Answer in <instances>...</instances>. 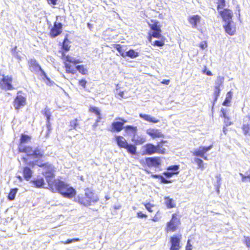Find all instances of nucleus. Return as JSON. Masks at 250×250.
Masks as SVG:
<instances>
[{"label":"nucleus","mask_w":250,"mask_h":250,"mask_svg":"<svg viewBox=\"0 0 250 250\" xmlns=\"http://www.w3.org/2000/svg\"><path fill=\"white\" fill-rule=\"evenodd\" d=\"M23 161L28 165L31 167L37 166L45 169V171L42 173L44 176L48 184V188L52 192H58L62 196L68 199L74 197L76 195V190L69 184L64 181L58 179H54V168L49 163H43L42 161L38 160L35 161H31L28 163V159L26 157H22Z\"/></svg>","instance_id":"obj_1"},{"label":"nucleus","mask_w":250,"mask_h":250,"mask_svg":"<svg viewBox=\"0 0 250 250\" xmlns=\"http://www.w3.org/2000/svg\"><path fill=\"white\" fill-rule=\"evenodd\" d=\"M32 137L25 134H21L19 140L18 151L19 153H25L28 158H34L37 159L42 158L44 156L43 150L36 147L34 149L30 146H23L24 144L30 142Z\"/></svg>","instance_id":"obj_2"},{"label":"nucleus","mask_w":250,"mask_h":250,"mask_svg":"<svg viewBox=\"0 0 250 250\" xmlns=\"http://www.w3.org/2000/svg\"><path fill=\"white\" fill-rule=\"evenodd\" d=\"M99 198L95 192L89 188L84 189L83 194H79L75 198V201L81 206L89 207L96 204Z\"/></svg>","instance_id":"obj_3"},{"label":"nucleus","mask_w":250,"mask_h":250,"mask_svg":"<svg viewBox=\"0 0 250 250\" xmlns=\"http://www.w3.org/2000/svg\"><path fill=\"white\" fill-rule=\"evenodd\" d=\"M66 73L75 74L77 72L76 64L82 62L79 59H75L68 55L64 54L62 52V57Z\"/></svg>","instance_id":"obj_4"},{"label":"nucleus","mask_w":250,"mask_h":250,"mask_svg":"<svg viewBox=\"0 0 250 250\" xmlns=\"http://www.w3.org/2000/svg\"><path fill=\"white\" fill-rule=\"evenodd\" d=\"M114 139L119 147L125 149L128 153L132 155L136 154V146L133 144H128L126 140L123 136L116 135Z\"/></svg>","instance_id":"obj_5"},{"label":"nucleus","mask_w":250,"mask_h":250,"mask_svg":"<svg viewBox=\"0 0 250 250\" xmlns=\"http://www.w3.org/2000/svg\"><path fill=\"white\" fill-rule=\"evenodd\" d=\"M150 21L152 23H148V26L152 32H149L148 34L147 38L149 42L151 41L152 38H160L162 37L161 25L160 24L159 21L155 20H151Z\"/></svg>","instance_id":"obj_6"},{"label":"nucleus","mask_w":250,"mask_h":250,"mask_svg":"<svg viewBox=\"0 0 250 250\" xmlns=\"http://www.w3.org/2000/svg\"><path fill=\"white\" fill-rule=\"evenodd\" d=\"M181 224L179 215L178 213H173L170 220L166 224L165 231L167 232H174L178 229Z\"/></svg>","instance_id":"obj_7"},{"label":"nucleus","mask_w":250,"mask_h":250,"mask_svg":"<svg viewBox=\"0 0 250 250\" xmlns=\"http://www.w3.org/2000/svg\"><path fill=\"white\" fill-rule=\"evenodd\" d=\"M140 162L144 167L160 168L162 165V159L160 157H147L145 160H141Z\"/></svg>","instance_id":"obj_8"},{"label":"nucleus","mask_w":250,"mask_h":250,"mask_svg":"<svg viewBox=\"0 0 250 250\" xmlns=\"http://www.w3.org/2000/svg\"><path fill=\"white\" fill-rule=\"evenodd\" d=\"M13 80L11 75H2V78L0 79V89L5 91L14 89Z\"/></svg>","instance_id":"obj_9"},{"label":"nucleus","mask_w":250,"mask_h":250,"mask_svg":"<svg viewBox=\"0 0 250 250\" xmlns=\"http://www.w3.org/2000/svg\"><path fill=\"white\" fill-rule=\"evenodd\" d=\"M27 104L25 94L22 91H18L15 98L13 104L16 110H19L24 107Z\"/></svg>","instance_id":"obj_10"},{"label":"nucleus","mask_w":250,"mask_h":250,"mask_svg":"<svg viewBox=\"0 0 250 250\" xmlns=\"http://www.w3.org/2000/svg\"><path fill=\"white\" fill-rule=\"evenodd\" d=\"M116 121L113 122L108 130L111 133H118L124 129V125L126 121L122 118L117 117Z\"/></svg>","instance_id":"obj_11"},{"label":"nucleus","mask_w":250,"mask_h":250,"mask_svg":"<svg viewBox=\"0 0 250 250\" xmlns=\"http://www.w3.org/2000/svg\"><path fill=\"white\" fill-rule=\"evenodd\" d=\"M181 239V234H174L170 236L169 238V250H180L182 248Z\"/></svg>","instance_id":"obj_12"},{"label":"nucleus","mask_w":250,"mask_h":250,"mask_svg":"<svg viewBox=\"0 0 250 250\" xmlns=\"http://www.w3.org/2000/svg\"><path fill=\"white\" fill-rule=\"evenodd\" d=\"M241 129L243 135L250 139V115H247L243 119Z\"/></svg>","instance_id":"obj_13"},{"label":"nucleus","mask_w":250,"mask_h":250,"mask_svg":"<svg viewBox=\"0 0 250 250\" xmlns=\"http://www.w3.org/2000/svg\"><path fill=\"white\" fill-rule=\"evenodd\" d=\"M62 24L61 22L55 21L53 26L50 29L49 36L51 38H54L60 35L62 32Z\"/></svg>","instance_id":"obj_14"},{"label":"nucleus","mask_w":250,"mask_h":250,"mask_svg":"<svg viewBox=\"0 0 250 250\" xmlns=\"http://www.w3.org/2000/svg\"><path fill=\"white\" fill-rule=\"evenodd\" d=\"M213 147V145H210L208 146H201L198 149H195L192 152V155L195 157H200L205 160H208V157L205 156V153Z\"/></svg>","instance_id":"obj_15"},{"label":"nucleus","mask_w":250,"mask_h":250,"mask_svg":"<svg viewBox=\"0 0 250 250\" xmlns=\"http://www.w3.org/2000/svg\"><path fill=\"white\" fill-rule=\"evenodd\" d=\"M180 166L179 165H172L168 167L167 171L163 173V175L166 178H171L175 175L179 173Z\"/></svg>","instance_id":"obj_16"},{"label":"nucleus","mask_w":250,"mask_h":250,"mask_svg":"<svg viewBox=\"0 0 250 250\" xmlns=\"http://www.w3.org/2000/svg\"><path fill=\"white\" fill-rule=\"evenodd\" d=\"M29 70L32 72H38L41 69V66L35 59H30L27 62Z\"/></svg>","instance_id":"obj_17"},{"label":"nucleus","mask_w":250,"mask_h":250,"mask_svg":"<svg viewBox=\"0 0 250 250\" xmlns=\"http://www.w3.org/2000/svg\"><path fill=\"white\" fill-rule=\"evenodd\" d=\"M219 13L224 21L226 22L231 21L233 13L230 9H224L223 10L219 11Z\"/></svg>","instance_id":"obj_18"},{"label":"nucleus","mask_w":250,"mask_h":250,"mask_svg":"<svg viewBox=\"0 0 250 250\" xmlns=\"http://www.w3.org/2000/svg\"><path fill=\"white\" fill-rule=\"evenodd\" d=\"M143 155H152L156 153L155 146L151 143H147L144 146Z\"/></svg>","instance_id":"obj_19"},{"label":"nucleus","mask_w":250,"mask_h":250,"mask_svg":"<svg viewBox=\"0 0 250 250\" xmlns=\"http://www.w3.org/2000/svg\"><path fill=\"white\" fill-rule=\"evenodd\" d=\"M225 32L230 36H233L236 32V27L234 23L232 21L226 22L224 25Z\"/></svg>","instance_id":"obj_20"},{"label":"nucleus","mask_w":250,"mask_h":250,"mask_svg":"<svg viewBox=\"0 0 250 250\" xmlns=\"http://www.w3.org/2000/svg\"><path fill=\"white\" fill-rule=\"evenodd\" d=\"M146 133L153 139L164 138V135L159 130L154 128H149L146 130Z\"/></svg>","instance_id":"obj_21"},{"label":"nucleus","mask_w":250,"mask_h":250,"mask_svg":"<svg viewBox=\"0 0 250 250\" xmlns=\"http://www.w3.org/2000/svg\"><path fill=\"white\" fill-rule=\"evenodd\" d=\"M201 17L198 15H194L188 18V21L192 28H197L198 24L201 21Z\"/></svg>","instance_id":"obj_22"},{"label":"nucleus","mask_w":250,"mask_h":250,"mask_svg":"<svg viewBox=\"0 0 250 250\" xmlns=\"http://www.w3.org/2000/svg\"><path fill=\"white\" fill-rule=\"evenodd\" d=\"M70 41L68 39V35H66L64 38L62 44V50L60 51L62 55V52L64 54L65 53L69 51L70 48Z\"/></svg>","instance_id":"obj_23"},{"label":"nucleus","mask_w":250,"mask_h":250,"mask_svg":"<svg viewBox=\"0 0 250 250\" xmlns=\"http://www.w3.org/2000/svg\"><path fill=\"white\" fill-rule=\"evenodd\" d=\"M124 130L126 135L133 137L136 136L138 129L137 126L128 125L125 126Z\"/></svg>","instance_id":"obj_24"},{"label":"nucleus","mask_w":250,"mask_h":250,"mask_svg":"<svg viewBox=\"0 0 250 250\" xmlns=\"http://www.w3.org/2000/svg\"><path fill=\"white\" fill-rule=\"evenodd\" d=\"M220 117L223 118L224 120V122L225 123L226 126L230 125L232 123L230 121V118L227 115L226 110L224 108H222L220 111Z\"/></svg>","instance_id":"obj_25"},{"label":"nucleus","mask_w":250,"mask_h":250,"mask_svg":"<svg viewBox=\"0 0 250 250\" xmlns=\"http://www.w3.org/2000/svg\"><path fill=\"white\" fill-rule=\"evenodd\" d=\"M134 145H141L146 141V137L143 136H133L131 139Z\"/></svg>","instance_id":"obj_26"},{"label":"nucleus","mask_w":250,"mask_h":250,"mask_svg":"<svg viewBox=\"0 0 250 250\" xmlns=\"http://www.w3.org/2000/svg\"><path fill=\"white\" fill-rule=\"evenodd\" d=\"M165 204L167 208H172L176 207V203L172 198L169 196L164 197Z\"/></svg>","instance_id":"obj_27"},{"label":"nucleus","mask_w":250,"mask_h":250,"mask_svg":"<svg viewBox=\"0 0 250 250\" xmlns=\"http://www.w3.org/2000/svg\"><path fill=\"white\" fill-rule=\"evenodd\" d=\"M34 187L37 188H43L45 185L44 179L42 177L37 178L31 181Z\"/></svg>","instance_id":"obj_28"},{"label":"nucleus","mask_w":250,"mask_h":250,"mask_svg":"<svg viewBox=\"0 0 250 250\" xmlns=\"http://www.w3.org/2000/svg\"><path fill=\"white\" fill-rule=\"evenodd\" d=\"M139 117L144 120L152 123H157L159 122L158 119L151 117L150 115L147 114L141 113L139 114Z\"/></svg>","instance_id":"obj_29"},{"label":"nucleus","mask_w":250,"mask_h":250,"mask_svg":"<svg viewBox=\"0 0 250 250\" xmlns=\"http://www.w3.org/2000/svg\"><path fill=\"white\" fill-rule=\"evenodd\" d=\"M167 143V141L162 140L155 146L156 153L164 154L166 153V149L163 147V144Z\"/></svg>","instance_id":"obj_30"},{"label":"nucleus","mask_w":250,"mask_h":250,"mask_svg":"<svg viewBox=\"0 0 250 250\" xmlns=\"http://www.w3.org/2000/svg\"><path fill=\"white\" fill-rule=\"evenodd\" d=\"M123 54V58L128 57L131 59H134L139 56V53L132 49H129L128 51L125 52V54Z\"/></svg>","instance_id":"obj_31"},{"label":"nucleus","mask_w":250,"mask_h":250,"mask_svg":"<svg viewBox=\"0 0 250 250\" xmlns=\"http://www.w3.org/2000/svg\"><path fill=\"white\" fill-rule=\"evenodd\" d=\"M23 175L24 179L28 181L32 176V171L29 167H25L23 169Z\"/></svg>","instance_id":"obj_32"},{"label":"nucleus","mask_w":250,"mask_h":250,"mask_svg":"<svg viewBox=\"0 0 250 250\" xmlns=\"http://www.w3.org/2000/svg\"><path fill=\"white\" fill-rule=\"evenodd\" d=\"M88 111L91 113L95 114L99 120L101 119L100 110L97 107L91 106L88 108Z\"/></svg>","instance_id":"obj_33"},{"label":"nucleus","mask_w":250,"mask_h":250,"mask_svg":"<svg viewBox=\"0 0 250 250\" xmlns=\"http://www.w3.org/2000/svg\"><path fill=\"white\" fill-rule=\"evenodd\" d=\"M77 71L78 70L82 75H86L88 74V70L86 67L83 64L76 65Z\"/></svg>","instance_id":"obj_34"},{"label":"nucleus","mask_w":250,"mask_h":250,"mask_svg":"<svg viewBox=\"0 0 250 250\" xmlns=\"http://www.w3.org/2000/svg\"><path fill=\"white\" fill-rule=\"evenodd\" d=\"M240 175L242 182H250V167L246 171L245 174L240 173Z\"/></svg>","instance_id":"obj_35"},{"label":"nucleus","mask_w":250,"mask_h":250,"mask_svg":"<svg viewBox=\"0 0 250 250\" xmlns=\"http://www.w3.org/2000/svg\"><path fill=\"white\" fill-rule=\"evenodd\" d=\"M232 93L231 91H229L227 92L226 99L225 101L223 102L222 104L224 106H229V103L231 102L232 99Z\"/></svg>","instance_id":"obj_36"},{"label":"nucleus","mask_w":250,"mask_h":250,"mask_svg":"<svg viewBox=\"0 0 250 250\" xmlns=\"http://www.w3.org/2000/svg\"><path fill=\"white\" fill-rule=\"evenodd\" d=\"M152 177L156 179H158L160 180V182L162 184H169L171 182L170 180H167L165 179L162 175H156L153 174L151 175Z\"/></svg>","instance_id":"obj_37"},{"label":"nucleus","mask_w":250,"mask_h":250,"mask_svg":"<svg viewBox=\"0 0 250 250\" xmlns=\"http://www.w3.org/2000/svg\"><path fill=\"white\" fill-rule=\"evenodd\" d=\"M18 188H14L11 189L9 193H8V199L10 201L13 200L16 196V195L18 192Z\"/></svg>","instance_id":"obj_38"},{"label":"nucleus","mask_w":250,"mask_h":250,"mask_svg":"<svg viewBox=\"0 0 250 250\" xmlns=\"http://www.w3.org/2000/svg\"><path fill=\"white\" fill-rule=\"evenodd\" d=\"M42 113L44 116L46 117V121H50L51 116V112L50 109L46 107L42 111Z\"/></svg>","instance_id":"obj_39"},{"label":"nucleus","mask_w":250,"mask_h":250,"mask_svg":"<svg viewBox=\"0 0 250 250\" xmlns=\"http://www.w3.org/2000/svg\"><path fill=\"white\" fill-rule=\"evenodd\" d=\"M78 125V120L77 119H75L71 121L69 123V130H76Z\"/></svg>","instance_id":"obj_40"},{"label":"nucleus","mask_w":250,"mask_h":250,"mask_svg":"<svg viewBox=\"0 0 250 250\" xmlns=\"http://www.w3.org/2000/svg\"><path fill=\"white\" fill-rule=\"evenodd\" d=\"M194 162L198 166V168L203 170L205 168L204 163L202 160L198 158H195L194 159Z\"/></svg>","instance_id":"obj_41"},{"label":"nucleus","mask_w":250,"mask_h":250,"mask_svg":"<svg viewBox=\"0 0 250 250\" xmlns=\"http://www.w3.org/2000/svg\"><path fill=\"white\" fill-rule=\"evenodd\" d=\"M113 47L118 51L120 55L123 57V54H125V50L123 49V46L120 44H114Z\"/></svg>","instance_id":"obj_42"},{"label":"nucleus","mask_w":250,"mask_h":250,"mask_svg":"<svg viewBox=\"0 0 250 250\" xmlns=\"http://www.w3.org/2000/svg\"><path fill=\"white\" fill-rule=\"evenodd\" d=\"M224 82V77L223 76H219L217 78L216 81V85L215 86H218L220 88L221 86H223Z\"/></svg>","instance_id":"obj_43"},{"label":"nucleus","mask_w":250,"mask_h":250,"mask_svg":"<svg viewBox=\"0 0 250 250\" xmlns=\"http://www.w3.org/2000/svg\"><path fill=\"white\" fill-rule=\"evenodd\" d=\"M165 44V38L162 37V39L159 41H155L152 43L153 46H156L158 47L163 46Z\"/></svg>","instance_id":"obj_44"},{"label":"nucleus","mask_w":250,"mask_h":250,"mask_svg":"<svg viewBox=\"0 0 250 250\" xmlns=\"http://www.w3.org/2000/svg\"><path fill=\"white\" fill-rule=\"evenodd\" d=\"M143 204L148 212L152 213L153 211L152 208L155 206L154 204H152L150 203H145Z\"/></svg>","instance_id":"obj_45"},{"label":"nucleus","mask_w":250,"mask_h":250,"mask_svg":"<svg viewBox=\"0 0 250 250\" xmlns=\"http://www.w3.org/2000/svg\"><path fill=\"white\" fill-rule=\"evenodd\" d=\"M221 91V88L218 87V86H214V101H216L218 98L219 97L220 95Z\"/></svg>","instance_id":"obj_46"},{"label":"nucleus","mask_w":250,"mask_h":250,"mask_svg":"<svg viewBox=\"0 0 250 250\" xmlns=\"http://www.w3.org/2000/svg\"><path fill=\"white\" fill-rule=\"evenodd\" d=\"M225 6V0H218L217 2V9L219 10L220 9H223Z\"/></svg>","instance_id":"obj_47"},{"label":"nucleus","mask_w":250,"mask_h":250,"mask_svg":"<svg viewBox=\"0 0 250 250\" xmlns=\"http://www.w3.org/2000/svg\"><path fill=\"white\" fill-rule=\"evenodd\" d=\"M80 240H81L80 239H79V238H73V239H67L65 241L61 242V243L65 245V244H69V243H71L72 242L80 241Z\"/></svg>","instance_id":"obj_48"},{"label":"nucleus","mask_w":250,"mask_h":250,"mask_svg":"<svg viewBox=\"0 0 250 250\" xmlns=\"http://www.w3.org/2000/svg\"><path fill=\"white\" fill-rule=\"evenodd\" d=\"M79 84L83 87V88L86 87V85L87 83V81L84 79H81L78 82Z\"/></svg>","instance_id":"obj_49"},{"label":"nucleus","mask_w":250,"mask_h":250,"mask_svg":"<svg viewBox=\"0 0 250 250\" xmlns=\"http://www.w3.org/2000/svg\"><path fill=\"white\" fill-rule=\"evenodd\" d=\"M244 243L247 247L250 248V237L249 236H244Z\"/></svg>","instance_id":"obj_50"},{"label":"nucleus","mask_w":250,"mask_h":250,"mask_svg":"<svg viewBox=\"0 0 250 250\" xmlns=\"http://www.w3.org/2000/svg\"><path fill=\"white\" fill-rule=\"evenodd\" d=\"M136 216L138 218H146L147 215L146 214L143 213L142 211H139L136 214Z\"/></svg>","instance_id":"obj_51"},{"label":"nucleus","mask_w":250,"mask_h":250,"mask_svg":"<svg viewBox=\"0 0 250 250\" xmlns=\"http://www.w3.org/2000/svg\"><path fill=\"white\" fill-rule=\"evenodd\" d=\"M39 71L41 72V75L43 76V79H46L47 81H50L49 78L48 77L42 68L41 70H39Z\"/></svg>","instance_id":"obj_52"},{"label":"nucleus","mask_w":250,"mask_h":250,"mask_svg":"<svg viewBox=\"0 0 250 250\" xmlns=\"http://www.w3.org/2000/svg\"><path fill=\"white\" fill-rule=\"evenodd\" d=\"M192 246L190 243V240H188L185 248V250H192Z\"/></svg>","instance_id":"obj_53"},{"label":"nucleus","mask_w":250,"mask_h":250,"mask_svg":"<svg viewBox=\"0 0 250 250\" xmlns=\"http://www.w3.org/2000/svg\"><path fill=\"white\" fill-rule=\"evenodd\" d=\"M199 47L203 50L208 47V44L206 41L203 42L199 44Z\"/></svg>","instance_id":"obj_54"},{"label":"nucleus","mask_w":250,"mask_h":250,"mask_svg":"<svg viewBox=\"0 0 250 250\" xmlns=\"http://www.w3.org/2000/svg\"><path fill=\"white\" fill-rule=\"evenodd\" d=\"M216 178L217 179V185H218V188H219V187L221 185V177L220 174H218L216 176Z\"/></svg>","instance_id":"obj_55"},{"label":"nucleus","mask_w":250,"mask_h":250,"mask_svg":"<svg viewBox=\"0 0 250 250\" xmlns=\"http://www.w3.org/2000/svg\"><path fill=\"white\" fill-rule=\"evenodd\" d=\"M49 4L55 5L57 3L58 0H46Z\"/></svg>","instance_id":"obj_56"},{"label":"nucleus","mask_w":250,"mask_h":250,"mask_svg":"<svg viewBox=\"0 0 250 250\" xmlns=\"http://www.w3.org/2000/svg\"><path fill=\"white\" fill-rule=\"evenodd\" d=\"M153 222H157L159 220V217L157 216V214H155L153 217L151 219Z\"/></svg>","instance_id":"obj_57"},{"label":"nucleus","mask_w":250,"mask_h":250,"mask_svg":"<svg viewBox=\"0 0 250 250\" xmlns=\"http://www.w3.org/2000/svg\"><path fill=\"white\" fill-rule=\"evenodd\" d=\"M169 80L164 79L161 82V83L165 84H168L169 83Z\"/></svg>","instance_id":"obj_58"},{"label":"nucleus","mask_w":250,"mask_h":250,"mask_svg":"<svg viewBox=\"0 0 250 250\" xmlns=\"http://www.w3.org/2000/svg\"><path fill=\"white\" fill-rule=\"evenodd\" d=\"M46 126L48 128V131L49 132L51 130V124L50 123V121H46Z\"/></svg>","instance_id":"obj_59"},{"label":"nucleus","mask_w":250,"mask_h":250,"mask_svg":"<svg viewBox=\"0 0 250 250\" xmlns=\"http://www.w3.org/2000/svg\"><path fill=\"white\" fill-rule=\"evenodd\" d=\"M206 74L209 76L212 75V73L210 70H208V72H206Z\"/></svg>","instance_id":"obj_60"},{"label":"nucleus","mask_w":250,"mask_h":250,"mask_svg":"<svg viewBox=\"0 0 250 250\" xmlns=\"http://www.w3.org/2000/svg\"><path fill=\"white\" fill-rule=\"evenodd\" d=\"M124 93L123 91H120L119 93H118V95L121 97H122L123 98L124 97Z\"/></svg>","instance_id":"obj_61"},{"label":"nucleus","mask_w":250,"mask_h":250,"mask_svg":"<svg viewBox=\"0 0 250 250\" xmlns=\"http://www.w3.org/2000/svg\"><path fill=\"white\" fill-rule=\"evenodd\" d=\"M208 70H207V66H204V69H203V71H202V72H203V73H204V74H206V72H208Z\"/></svg>","instance_id":"obj_62"},{"label":"nucleus","mask_w":250,"mask_h":250,"mask_svg":"<svg viewBox=\"0 0 250 250\" xmlns=\"http://www.w3.org/2000/svg\"><path fill=\"white\" fill-rule=\"evenodd\" d=\"M223 132L225 134H227V129L226 128L225 126H224L223 127Z\"/></svg>","instance_id":"obj_63"},{"label":"nucleus","mask_w":250,"mask_h":250,"mask_svg":"<svg viewBox=\"0 0 250 250\" xmlns=\"http://www.w3.org/2000/svg\"><path fill=\"white\" fill-rule=\"evenodd\" d=\"M87 26H88V27L90 29H92V24H90V23H87Z\"/></svg>","instance_id":"obj_64"}]
</instances>
